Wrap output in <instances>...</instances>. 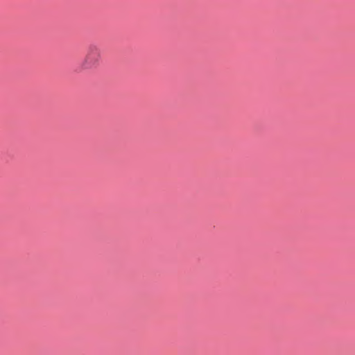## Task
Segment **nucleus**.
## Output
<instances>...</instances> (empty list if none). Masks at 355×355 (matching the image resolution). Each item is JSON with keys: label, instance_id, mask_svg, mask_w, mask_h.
I'll list each match as a JSON object with an SVG mask.
<instances>
[{"label": "nucleus", "instance_id": "obj_1", "mask_svg": "<svg viewBox=\"0 0 355 355\" xmlns=\"http://www.w3.org/2000/svg\"><path fill=\"white\" fill-rule=\"evenodd\" d=\"M101 58V48L96 44H90L84 59L79 64L80 71L92 70L99 65Z\"/></svg>", "mask_w": 355, "mask_h": 355}]
</instances>
